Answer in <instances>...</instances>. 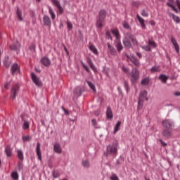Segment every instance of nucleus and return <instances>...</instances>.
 <instances>
[{"mask_svg": "<svg viewBox=\"0 0 180 180\" xmlns=\"http://www.w3.org/2000/svg\"><path fill=\"white\" fill-rule=\"evenodd\" d=\"M123 27L125 29H129V27H130V25H129V23H127V22L125 21L123 22Z\"/></svg>", "mask_w": 180, "mask_h": 180, "instance_id": "obj_51", "label": "nucleus"}, {"mask_svg": "<svg viewBox=\"0 0 180 180\" xmlns=\"http://www.w3.org/2000/svg\"><path fill=\"white\" fill-rule=\"evenodd\" d=\"M41 63L45 67H49V65H50L51 62L50 61V59H49V58L44 57L41 58Z\"/></svg>", "mask_w": 180, "mask_h": 180, "instance_id": "obj_15", "label": "nucleus"}, {"mask_svg": "<svg viewBox=\"0 0 180 180\" xmlns=\"http://www.w3.org/2000/svg\"><path fill=\"white\" fill-rule=\"evenodd\" d=\"M175 96H180V91H177L174 93Z\"/></svg>", "mask_w": 180, "mask_h": 180, "instance_id": "obj_60", "label": "nucleus"}, {"mask_svg": "<svg viewBox=\"0 0 180 180\" xmlns=\"http://www.w3.org/2000/svg\"><path fill=\"white\" fill-rule=\"evenodd\" d=\"M51 1L57 8L60 15H63L64 13V9L61 6V4H60V1H58V0H51Z\"/></svg>", "mask_w": 180, "mask_h": 180, "instance_id": "obj_7", "label": "nucleus"}, {"mask_svg": "<svg viewBox=\"0 0 180 180\" xmlns=\"http://www.w3.org/2000/svg\"><path fill=\"white\" fill-rule=\"evenodd\" d=\"M17 157L20 160V161H23L25 160V158L23 156V151L21 150H17Z\"/></svg>", "mask_w": 180, "mask_h": 180, "instance_id": "obj_29", "label": "nucleus"}, {"mask_svg": "<svg viewBox=\"0 0 180 180\" xmlns=\"http://www.w3.org/2000/svg\"><path fill=\"white\" fill-rule=\"evenodd\" d=\"M4 88L6 89H8V88H9V83L6 84L5 86H4Z\"/></svg>", "mask_w": 180, "mask_h": 180, "instance_id": "obj_59", "label": "nucleus"}, {"mask_svg": "<svg viewBox=\"0 0 180 180\" xmlns=\"http://www.w3.org/2000/svg\"><path fill=\"white\" fill-rule=\"evenodd\" d=\"M159 141L161 143V145L162 146V147H167V143L164 142L162 141V139H160Z\"/></svg>", "mask_w": 180, "mask_h": 180, "instance_id": "obj_54", "label": "nucleus"}, {"mask_svg": "<svg viewBox=\"0 0 180 180\" xmlns=\"http://www.w3.org/2000/svg\"><path fill=\"white\" fill-rule=\"evenodd\" d=\"M129 37H127V36L125 37V38L123 39V44L124 46H125V47H128V49H130V47H131V43L130 42V40H129Z\"/></svg>", "mask_w": 180, "mask_h": 180, "instance_id": "obj_14", "label": "nucleus"}, {"mask_svg": "<svg viewBox=\"0 0 180 180\" xmlns=\"http://www.w3.org/2000/svg\"><path fill=\"white\" fill-rule=\"evenodd\" d=\"M171 42L172 43L173 46L175 49V51L176 53H179V45L178 44L176 39H175V38L174 37H172L171 38Z\"/></svg>", "mask_w": 180, "mask_h": 180, "instance_id": "obj_12", "label": "nucleus"}, {"mask_svg": "<svg viewBox=\"0 0 180 180\" xmlns=\"http://www.w3.org/2000/svg\"><path fill=\"white\" fill-rule=\"evenodd\" d=\"M159 79H160L163 84H167V81H168V76L165 75H160L159 76Z\"/></svg>", "mask_w": 180, "mask_h": 180, "instance_id": "obj_31", "label": "nucleus"}, {"mask_svg": "<svg viewBox=\"0 0 180 180\" xmlns=\"http://www.w3.org/2000/svg\"><path fill=\"white\" fill-rule=\"evenodd\" d=\"M162 126L163 127H166V129H172L174 127V122H172L171 120H165L162 122Z\"/></svg>", "mask_w": 180, "mask_h": 180, "instance_id": "obj_9", "label": "nucleus"}, {"mask_svg": "<svg viewBox=\"0 0 180 180\" xmlns=\"http://www.w3.org/2000/svg\"><path fill=\"white\" fill-rule=\"evenodd\" d=\"M120 126H122V122L118 121L114 127L113 134H116L119 130H120Z\"/></svg>", "mask_w": 180, "mask_h": 180, "instance_id": "obj_25", "label": "nucleus"}, {"mask_svg": "<svg viewBox=\"0 0 180 180\" xmlns=\"http://www.w3.org/2000/svg\"><path fill=\"white\" fill-rule=\"evenodd\" d=\"M118 91H119L120 94H122V90L120 89V87H118Z\"/></svg>", "mask_w": 180, "mask_h": 180, "instance_id": "obj_62", "label": "nucleus"}, {"mask_svg": "<svg viewBox=\"0 0 180 180\" xmlns=\"http://www.w3.org/2000/svg\"><path fill=\"white\" fill-rule=\"evenodd\" d=\"M129 60H130V61H131V63H133V64H134V65H136V67H139V65H140V62H139V60H137L136 57L131 56L129 58Z\"/></svg>", "mask_w": 180, "mask_h": 180, "instance_id": "obj_26", "label": "nucleus"}, {"mask_svg": "<svg viewBox=\"0 0 180 180\" xmlns=\"http://www.w3.org/2000/svg\"><path fill=\"white\" fill-rule=\"evenodd\" d=\"M64 112H65V113H67V110H65V108H63Z\"/></svg>", "mask_w": 180, "mask_h": 180, "instance_id": "obj_63", "label": "nucleus"}, {"mask_svg": "<svg viewBox=\"0 0 180 180\" xmlns=\"http://www.w3.org/2000/svg\"><path fill=\"white\" fill-rule=\"evenodd\" d=\"M4 152L7 157H12V148H11V146H6Z\"/></svg>", "mask_w": 180, "mask_h": 180, "instance_id": "obj_18", "label": "nucleus"}, {"mask_svg": "<svg viewBox=\"0 0 180 180\" xmlns=\"http://www.w3.org/2000/svg\"><path fill=\"white\" fill-rule=\"evenodd\" d=\"M87 63L91 70H93L94 72H96L98 70L95 67V65H94V63H92V60L88 59Z\"/></svg>", "mask_w": 180, "mask_h": 180, "instance_id": "obj_27", "label": "nucleus"}, {"mask_svg": "<svg viewBox=\"0 0 180 180\" xmlns=\"http://www.w3.org/2000/svg\"><path fill=\"white\" fill-rule=\"evenodd\" d=\"M136 56H138L139 58H141L142 57L141 53L140 52H136Z\"/></svg>", "mask_w": 180, "mask_h": 180, "instance_id": "obj_58", "label": "nucleus"}, {"mask_svg": "<svg viewBox=\"0 0 180 180\" xmlns=\"http://www.w3.org/2000/svg\"><path fill=\"white\" fill-rule=\"evenodd\" d=\"M74 94L76 95V96H81V87H76L74 90Z\"/></svg>", "mask_w": 180, "mask_h": 180, "instance_id": "obj_34", "label": "nucleus"}, {"mask_svg": "<svg viewBox=\"0 0 180 180\" xmlns=\"http://www.w3.org/2000/svg\"><path fill=\"white\" fill-rule=\"evenodd\" d=\"M30 49H31V50H34V49H36V45H34V44H32L30 46Z\"/></svg>", "mask_w": 180, "mask_h": 180, "instance_id": "obj_57", "label": "nucleus"}, {"mask_svg": "<svg viewBox=\"0 0 180 180\" xmlns=\"http://www.w3.org/2000/svg\"><path fill=\"white\" fill-rule=\"evenodd\" d=\"M127 37H129V39L131 40L133 44H134L135 46L138 44L137 39H136V37H134V35H133V34L130 32L127 33Z\"/></svg>", "mask_w": 180, "mask_h": 180, "instance_id": "obj_17", "label": "nucleus"}, {"mask_svg": "<svg viewBox=\"0 0 180 180\" xmlns=\"http://www.w3.org/2000/svg\"><path fill=\"white\" fill-rule=\"evenodd\" d=\"M169 2L167 3V6H169V8H172V11H174L176 13H178V9L175 8V6H173L172 4H174V0H168Z\"/></svg>", "mask_w": 180, "mask_h": 180, "instance_id": "obj_22", "label": "nucleus"}, {"mask_svg": "<svg viewBox=\"0 0 180 180\" xmlns=\"http://www.w3.org/2000/svg\"><path fill=\"white\" fill-rule=\"evenodd\" d=\"M43 22H44V25H45V26H48L49 27H51V19H50V17L49 15H44Z\"/></svg>", "mask_w": 180, "mask_h": 180, "instance_id": "obj_10", "label": "nucleus"}, {"mask_svg": "<svg viewBox=\"0 0 180 180\" xmlns=\"http://www.w3.org/2000/svg\"><path fill=\"white\" fill-rule=\"evenodd\" d=\"M82 165L84 167V168H89V161L88 160H83Z\"/></svg>", "mask_w": 180, "mask_h": 180, "instance_id": "obj_40", "label": "nucleus"}, {"mask_svg": "<svg viewBox=\"0 0 180 180\" xmlns=\"http://www.w3.org/2000/svg\"><path fill=\"white\" fill-rule=\"evenodd\" d=\"M117 142L115 141L112 144H110L107 146L106 149V157H109V155H112L113 158L117 155Z\"/></svg>", "mask_w": 180, "mask_h": 180, "instance_id": "obj_1", "label": "nucleus"}, {"mask_svg": "<svg viewBox=\"0 0 180 180\" xmlns=\"http://www.w3.org/2000/svg\"><path fill=\"white\" fill-rule=\"evenodd\" d=\"M31 78L34 82V84H35V85H37V86H41L42 84H41V81H40V79L39 77H37V76H36V75L34 73H31Z\"/></svg>", "mask_w": 180, "mask_h": 180, "instance_id": "obj_8", "label": "nucleus"}, {"mask_svg": "<svg viewBox=\"0 0 180 180\" xmlns=\"http://www.w3.org/2000/svg\"><path fill=\"white\" fill-rule=\"evenodd\" d=\"M53 150L55 151V153H57L58 154H61V146L60 145V143H55L54 146H53Z\"/></svg>", "mask_w": 180, "mask_h": 180, "instance_id": "obj_20", "label": "nucleus"}, {"mask_svg": "<svg viewBox=\"0 0 180 180\" xmlns=\"http://www.w3.org/2000/svg\"><path fill=\"white\" fill-rule=\"evenodd\" d=\"M82 65L83 68H84V70L86 71V72H91L89 68H88V66L86 65H85V63H82Z\"/></svg>", "mask_w": 180, "mask_h": 180, "instance_id": "obj_45", "label": "nucleus"}, {"mask_svg": "<svg viewBox=\"0 0 180 180\" xmlns=\"http://www.w3.org/2000/svg\"><path fill=\"white\" fill-rule=\"evenodd\" d=\"M145 101H148V97H147V91H142L140 93L139 99L138 101V108H140L141 105H143V102Z\"/></svg>", "mask_w": 180, "mask_h": 180, "instance_id": "obj_4", "label": "nucleus"}, {"mask_svg": "<svg viewBox=\"0 0 180 180\" xmlns=\"http://www.w3.org/2000/svg\"><path fill=\"white\" fill-rule=\"evenodd\" d=\"M29 127H30L29 122L24 121V123H23V125H22V129L24 130H27V129H29Z\"/></svg>", "mask_w": 180, "mask_h": 180, "instance_id": "obj_41", "label": "nucleus"}, {"mask_svg": "<svg viewBox=\"0 0 180 180\" xmlns=\"http://www.w3.org/2000/svg\"><path fill=\"white\" fill-rule=\"evenodd\" d=\"M139 75L140 72H139V70L136 68L132 69L131 81H132V82H136V81L139 79Z\"/></svg>", "mask_w": 180, "mask_h": 180, "instance_id": "obj_6", "label": "nucleus"}, {"mask_svg": "<svg viewBox=\"0 0 180 180\" xmlns=\"http://www.w3.org/2000/svg\"><path fill=\"white\" fill-rule=\"evenodd\" d=\"M53 178H58V176H60V172H58L57 170H54L53 172Z\"/></svg>", "mask_w": 180, "mask_h": 180, "instance_id": "obj_44", "label": "nucleus"}, {"mask_svg": "<svg viewBox=\"0 0 180 180\" xmlns=\"http://www.w3.org/2000/svg\"><path fill=\"white\" fill-rule=\"evenodd\" d=\"M20 69L19 68V65L18 63H14L11 66V74L13 75L14 74H16L17 72H20Z\"/></svg>", "mask_w": 180, "mask_h": 180, "instance_id": "obj_11", "label": "nucleus"}, {"mask_svg": "<svg viewBox=\"0 0 180 180\" xmlns=\"http://www.w3.org/2000/svg\"><path fill=\"white\" fill-rule=\"evenodd\" d=\"M162 2H164V1H165V0H160Z\"/></svg>", "mask_w": 180, "mask_h": 180, "instance_id": "obj_64", "label": "nucleus"}, {"mask_svg": "<svg viewBox=\"0 0 180 180\" xmlns=\"http://www.w3.org/2000/svg\"><path fill=\"white\" fill-rule=\"evenodd\" d=\"M91 123H92V125H93L94 127H96V126H97L96 120L93 119V120H91Z\"/></svg>", "mask_w": 180, "mask_h": 180, "instance_id": "obj_52", "label": "nucleus"}, {"mask_svg": "<svg viewBox=\"0 0 180 180\" xmlns=\"http://www.w3.org/2000/svg\"><path fill=\"white\" fill-rule=\"evenodd\" d=\"M122 71H124V72H125V74H127V72H129V68H127L126 67H123Z\"/></svg>", "mask_w": 180, "mask_h": 180, "instance_id": "obj_55", "label": "nucleus"}, {"mask_svg": "<svg viewBox=\"0 0 180 180\" xmlns=\"http://www.w3.org/2000/svg\"><path fill=\"white\" fill-rule=\"evenodd\" d=\"M169 18H172L174 22L176 23H180V18L179 16L175 15L172 13H169Z\"/></svg>", "mask_w": 180, "mask_h": 180, "instance_id": "obj_21", "label": "nucleus"}, {"mask_svg": "<svg viewBox=\"0 0 180 180\" xmlns=\"http://www.w3.org/2000/svg\"><path fill=\"white\" fill-rule=\"evenodd\" d=\"M162 136H164V137H167V139L169 138L171 136V131H169V129H164L162 131Z\"/></svg>", "mask_w": 180, "mask_h": 180, "instance_id": "obj_32", "label": "nucleus"}, {"mask_svg": "<svg viewBox=\"0 0 180 180\" xmlns=\"http://www.w3.org/2000/svg\"><path fill=\"white\" fill-rule=\"evenodd\" d=\"M87 84H88L89 86L91 88V89H92V91H94V92H96V89L95 88V85H94V84H92V82H87Z\"/></svg>", "mask_w": 180, "mask_h": 180, "instance_id": "obj_42", "label": "nucleus"}, {"mask_svg": "<svg viewBox=\"0 0 180 180\" xmlns=\"http://www.w3.org/2000/svg\"><path fill=\"white\" fill-rule=\"evenodd\" d=\"M150 83V79L148 77H146L141 81V84L142 85H148Z\"/></svg>", "mask_w": 180, "mask_h": 180, "instance_id": "obj_39", "label": "nucleus"}, {"mask_svg": "<svg viewBox=\"0 0 180 180\" xmlns=\"http://www.w3.org/2000/svg\"><path fill=\"white\" fill-rule=\"evenodd\" d=\"M105 34L106 36H108V39H110V40H112V37L110 36V32L107 31Z\"/></svg>", "mask_w": 180, "mask_h": 180, "instance_id": "obj_56", "label": "nucleus"}, {"mask_svg": "<svg viewBox=\"0 0 180 180\" xmlns=\"http://www.w3.org/2000/svg\"><path fill=\"white\" fill-rule=\"evenodd\" d=\"M124 87L127 90V92H129V83L127 82H124Z\"/></svg>", "mask_w": 180, "mask_h": 180, "instance_id": "obj_53", "label": "nucleus"}, {"mask_svg": "<svg viewBox=\"0 0 180 180\" xmlns=\"http://www.w3.org/2000/svg\"><path fill=\"white\" fill-rule=\"evenodd\" d=\"M105 18H106V11L105 10L100 11L98 19L96 22V26L99 29H102V27H103V22L105 20Z\"/></svg>", "mask_w": 180, "mask_h": 180, "instance_id": "obj_3", "label": "nucleus"}, {"mask_svg": "<svg viewBox=\"0 0 180 180\" xmlns=\"http://www.w3.org/2000/svg\"><path fill=\"white\" fill-rule=\"evenodd\" d=\"M136 18L140 22L142 29H144V27H146V24H144V19H143V18H141V16H140L139 14H137Z\"/></svg>", "mask_w": 180, "mask_h": 180, "instance_id": "obj_28", "label": "nucleus"}, {"mask_svg": "<svg viewBox=\"0 0 180 180\" xmlns=\"http://www.w3.org/2000/svg\"><path fill=\"white\" fill-rule=\"evenodd\" d=\"M4 65L5 67L7 68L11 65V60H9V58H6L5 60H4Z\"/></svg>", "mask_w": 180, "mask_h": 180, "instance_id": "obj_36", "label": "nucleus"}, {"mask_svg": "<svg viewBox=\"0 0 180 180\" xmlns=\"http://www.w3.org/2000/svg\"><path fill=\"white\" fill-rule=\"evenodd\" d=\"M108 49L110 54H112V56H115V54H116V49H115V47L112 46L109 43L108 44Z\"/></svg>", "mask_w": 180, "mask_h": 180, "instance_id": "obj_30", "label": "nucleus"}, {"mask_svg": "<svg viewBox=\"0 0 180 180\" xmlns=\"http://www.w3.org/2000/svg\"><path fill=\"white\" fill-rule=\"evenodd\" d=\"M143 50H146V51H151V47L148 46H143Z\"/></svg>", "mask_w": 180, "mask_h": 180, "instance_id": "obj_48", "label": "nucleus"}, {"mask_svg": "<svg viewBox=\"0 0 180 180\" xmlns=\"http://www.w3.org/2000/svg\"><path fill=\"white\" fill-rule=\"evenodd\" d=\"M67 26H68V29H69L70 30L72 29V24L71 23V22L67 21Z\"/></svg>", "mask_w": 180, "mask_h": 180, "instance_id": "obj_49", "label": "nucleus"}, {"mask_svg": "<svg viewBox=\"0 0 180 180\" xmlns=\"http://www.w3.org/2000/svg\"><path fill=\"white\" fill-rule=\"evenodd\" d=\"M19 89H20V86L18 84H14L11 88V96L13 99H15V98H16V96L19 92Z\"/></svg>", "mask_w": 180, "mask_h": 180, "instance_id": "obj_5", "label": "nucleus"}, {"mask_svg": "<svg viewBox=\"0 0 180 180\" xmlns=\"http://www.w3.org/2000/svg\"><path fill=\"white\" fill-rule=\"evenodd\" d=\"M95 115H96V116H99V115H101V112L100 111H96L95 112Z\"/></svg>", "mask_w": 180, "mask_h": 180, "instance_id": "obj_61", "label": "nucleus"}, {"mask_svg": "<svg viewBox=\"0 0 180 180\" xmlns=\"http://www.w3.org/2000/svg\"><path fill=\"white\" fill-rule=\"evenodd\" d=\"M106 116L108 119H113V112H112L110 107L107 108Z\"/></svg>", "mask_w": 180, "mask_h": 180, "instance_id": "obj_23", "label": "nucleus"}, {"mask_svg": "<svg viewBox=\"0 0 180 180\" xmlns=\"http://www.w3.org/2000/svg\"><path fill=\"white\" fill-rule=\"evenodd\" d=\"M11 178L13 180H18L19 179V174L17 173V172H13L11 173Z\"/></svg>", "mask_w": 180, "mask_h": 180, "instance_id": "obj_35", "label": "nucleus"}, {"mask_svg": "<svg viewBox=\"0 0 180 180\" xmlns=\"http://www.w3.org/2000/svg\"><path fill=\"white\" fill-rule=\"evenodd\" d=\"M40 142H38L37 143V148H36V152H37V155L38 157V160L39 161H41V150H40Z\"/></svg>", "mask_w": 180, "mask_h": 180, "instance_id": "obj_13", "label": "nucleus"}, {"mask_svg": "<svg viewBox=\"0 0 180 180\" xmlns=\"http://www.w3.org/2000/svg\"><path fill=\"white\" fill-rule=\"evenodd\" d=\"M150 71L152 74H154V72H160L161 67L160 65H155L150 68Z\"/></svg>", "mask_w": 180, "mask_h": 180, "instance_id": "obj_19", "label": "nucleus"}, {"mask_svg": "<svg viewBox=\"0 0 180 180\" xmlns=\"http://www.w3.org/2000/svg\"><path fill=\"white\" fill-rule=\"evenodd\" d=\"M17 16L19 20H23V18H22V11L19 8H17Z\"/></svg>", "mask_w": 180, "mask_h": 180, "instance_id": "obj_38", "label": "nucleus"}, {"mask_svg": "<svg viewBox=\"0 0 180 180\" xmlns=\"http://www.w3.org/2000/svg\"><path fill=\"white\" fill-rule=\"evenodd\" d=\"M23 161H20L18 162V171H20V169H23Z\"/></svg>", "mask_w": 180, "mask_h": 180, "instance_id": "obj_43", "label": "nucleus"}, {"mask_svg": "<svg viewBox=\"0 0 180 180\" xmlns=\"http://www.w3.org/2000/svg\"><path fill=\"white\" fill-rule=\"evenodd\" d=\"M111 32L115 36L116 41H115V47L117 51H122L123 50V45H122V42H120V33L119 32V30L112 29L111 30Z\"/></svg>", "mask_w": 180, "mask_h": 180, "instance_id": "obj_2", "label": "nucleus"}, {"mask_svg": "<svg viewBox=\"0 0 180 180\" xmlns=\"http://www.w3.org/2000/svg\"><path fill=\"white\" fill-rule=\"evenodd\" d=\"M110 180H120L119 177L117 176V175L113 174L110 177Z\"/></svg>", "mask_w": 180, "mask_h": 180, "instance_id": "obj_46", "label": "nucleus"}, {"mask_svg": "<svg viewBox=\"0 0 180 180\" xmlns=\"http://www.w3.org/2000/svg\"><path fill=\"white\" fill-rule=\"evenodd\" d=\"M141 15H142V16H143L144 18L148 17V14L144 10L141 11Z\"/></svg>", "mask_w": 180, "mask_h": 180, "instance_id": "obj_50", "label": "nucleus"}, {"mask_svg": "<svg viewBox=\"0 0 180 180\" xmlns=\"http://www.w3.org/2000/svg\"><path fill=\"white\" fill-rule=\"evenodd\" d=\"M148 45L150 47H153V49H155V47H157V43L151 39L148 40Z\"/></svg>", "mask_w": 180, "mask_h": 180, "instance_id": "obj_37", "label": "nucleus"}, {"mask_svg": "<svg viewBox=\"0 0 180 180\" xmlns=\"http://www.w3.org/2000/svg\"><path fill=\"white\" fill-rule=\"evenodd\" d=\"M49 13L51 15L52 20H54V19H56V13H54V11L51 7H49Z\"/></svg>", "mask_w": 180, "mask_h": 180, "instance_id": "obj_33", "label": "nucleus"}, {"mask_svg": "<svg viewBox=\"0 0 180 180\" xmlns=\"http://www.w3.org/2000/svg\"><path fill=\"white\" fill-rule=\"evenodd\" d=\"M89 49L90 50V51H92V53H94V54H95L96 56H98V49H96V47L95 46V45L91 44L89 46Z\"/></svg>", "mask_w": 180, "mask_h": 180, "instance_id": "obj_24", "label": "nucleus"}, {"mask_svg": "<svg viewBox=\"0 0 180 180\" xmlns=\"http://www.w3.org/2000/svg\"><path fill=\"white\" fill-rule=\"evenodd\" d=\"M11 50H19L20 49V44L18 41L14 42L13 44L10 45Z\"/></svg>", "mask_w": 180, "mask_h": 180, "instance_id": "obj_16", "label": "nucleus"}, {"mask_svg": "<svg viewBox=\"0 0 180 180\" xmlns=\"http://www.w3.org/2000/svg\"><path fill=\"white\" fill-rule=\"evenodd\" d=\"M31 139L30 136H22L23 141H30Z\"/></svg>", "mask_w": 180, "mask_h": 180, "instance_id": "obj_47", "label": "nucleus"}]
</instances>
